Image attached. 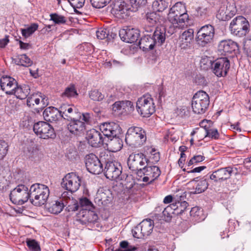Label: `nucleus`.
<instances>
[{"mask_svg": "<svg viewBox=\"0 0 251 251\" xmlns=\"http://www.w3.org/2000/svg\"><path fill=\"white\" fill-rule=\"evenodd\" d=\"M96 35L98 39L102 40L107 37L108 33L106 29L100 28L96 32Z\"/></svg>", "mask_w": 251, "mask_h": 251, "instance_id": "obj_57", "label": "nucleus"}, {"mask_svg": "<svg viewBox=\"0 0 251 251\" xmlns=\"http://www.w3.org/2000/svg\"><path fill=\"white\" fill-rule=\"evenodd\" d=\"M40 96L37 93L29 95L27 98V105L30 107L34 106V104H39L40 103Z\"/></svg>", "mask_w": 251, "mask_h": 251, "instance_id": "obj_43", "label": "nucleus"}, {"mask_svg": "<svg viewBox=\"0 0 251 251\" xmlns=\"http://www.w3.org/2000/svg\"><path fill=\"white\" fill-rule=\"evenodd\" d=\"M215 35V29L211 25L201 26L197 32V42L201 47H205L212 42Z\"/></svg>", "mask_w": 251, "mask_h": 251, "instance_id": "obj_10", "label": "nucleus"}, {"mask_svg": "<svg viewBox=\"0 0 251 251\" xmlns=\"http://www.w3.org/2000/svg\"><path fill=\"white\" fill-rule=\"evenodd\" d=\"M38 27V25L37 24H32L29 27L21 29L22 34L25 38H26L31 36L37 30Z\"/></svg>", "mask_w": 251, "mask_h": 251, "instance_id": "obj_38", "label": "nucleus"}, {"mask_svg": "<svg viewBox=\"0 0 251 251\" xmlns=\"http://www.w3.org/2000/svg\"><path fill=\"white\" fill-rule=\"evenodd\" d=\"M30 201L36 206L46 203L50 195L49 187L40 183L32 184L30 187Z\"/></svg>", "mask_w": 251, "mask_h": 251, "instance_id": "obj_2", "label": "nucleus"}, {"mask_svg": "<svg viewBox=\"0 0 251 251\" xmlns=\"http://www.w3.org/2000/svg\"><path fill=\"white\" fill-rule=\"evenodd\" d=\"M136 109L143 117H149L155 111V107L152 98L142 97L136 102Z\"/></svg>", "mask_w": 251, "mask_h": 251, "instance_id": "obj_9", "label": "nucleus"}, {"mask_svg": "<svg viewBox=\"0 0 251 251\" xmlns=\"http://www.w3.org/2000/svg\"><path fill=\"white\" fill-rule=\"evenodd\" d=\"M85 166L88 171L93 174H99L103 171L102 164L93 153L86 156Z\"/></svg>", "mask_w": 251, "mask_h": 251, "instance_id": "obj_18", "label": "nucleus"}, {"mask_svg": "<svg viewBox=\"0 0 251 251\" xmlns=\"http://www.w3.org/2000/svg\"><path fill=\"white\" fill-rule=\"evenodd\" d=\"M82 120L84 121V124H90L91 121V114L89 113H83Z\"/></svg>", "mask_w": 251, "mask_h": 251, "instance_id": "obj_59", "label": "nucleus"}, {"mask_svg": "<svg viewBox=\"0 0 251 251\" xmlns=\"http://www.w3.org/2000/svg\"><path fill=\"white\" fill-rule=\"evenodd\" d=\"M193 13L196 17L201 20L205 19L207 16L206 9L200 6L195 8Z\"/></svg>", "mask_w": 251, "mask_h": 251, "instance_id": "obj_42", "label": "nucleus"}, {"mask_svg": "<svg viewBox=\"0 0 251 251\" xmlns=\"http://www.w3.org/2000/svg\"><path fill=\"white\" fill-rule=\"evenodd\" d=\"M123 101H118L115 102L112 105V110L114 112L118 114H123Z\"/></svg>", "mask_w": 251, "mask_h": 251, "instance_id": "obj_55", "label": "nucleus"}, {"mask_svg": "<svg viewBox=\"0 0 251 251\" xmlns=\"http://www.w3.org/2000/svg\"><path fill=\"white\" fill-rule=\"evenodd\" d=\"M147 0H130L131 5L133 11H137L139 8L145 6Z\"/></svg>", "mask_w": 251, "mask_h": 251, "instance_id": "obj_50", "label": "nucleus"}, {"mask_svg": "<svg viewBox=\"0 0 251 251\" xmlns=\"http://www.w3.org/2000/svg\"><path fill=\"white\" fill-rule=\"evenodd\" d=\"M8 145L4 140H0V160L3 158L7 153Z\"/></svg>", "mask_w": 251, "mask_h": 251, "instance_id": "obj_51", "label": "nucleus"}, {"mask_svg": "<svg viewBox=\"0 0 251 251\" xmlns=\"http://www.w3.org/2000/svg\"><path fill=\"white\" fill-rule=\"evenodd\" d=\"M128 6L126 2L122 0H115L111 9V13L117 17L124 18L127 15Z\"/></svg>", "mask_w": 251, "mask_h": 251, "instance_id": "obj_23", "label": "nucleus"}, {"mask_svg": "<svg viewBox=\"0 0 251 251\" xmlns=\"http://www.w3.org/2000/svg\"><path fill=\"white\" fill-rule=\"evenodd\" d=\"M230 67L229 60L226 57H220L214 61L212 71L218 77L225 76Z\"/></svg>", "mask_w": 251, "mask_h": 251, "instance_id": "obj_17", "label": "nucleus"}, {"mask_svg": "<svg viewBox=\"0 0 251 251\" xmlns=\"http://www.w3.org/2000/svg\"><path fill=\"white\" fill-rule=\"evenodd\" d=\"M169 3L165 0H155L152 4V8L156 12H162L168 6Z\"/></svg>", "mask_w": 251, "mask_h": 251, "instance_id": "obj_36", "label": "nucleus"}, {"mask_svg": "<svg viewBox=\"0 0 251 251\" xmlns=\"http://www.w3.org/2000/svg\"><path fill=\"white\" fill-rule=\"evenodd\" d=\"M73 203L72 204L69 205L67 207L68 211L75 212L77 210H80L79 205L78 203L76 201H73Z\"/></svg>", "mask_w": 251, "mask_h": 251, "instance_id": "obj_58", "label": "nucleus"}, {"mask_svg": "<svg viewBox=\"0 0 251 251\" xmlns=\"http://www.w3.org/2000/svg\"><path fill=\"white\" fill-rule=\"evenodd\" d=\"M112 0H90L92 6L96 8H103Z\"/></svg>", "mask_w": 251, "mask_h": 251, "instance_id": "obj_48", "label": "nucleus"}, {"mask_svg": "<svg viewBox=\"0 0 251 251\" xmlns=\"http://www.w3.org/2000/svg\"><path fill=\"white\" fill-rule=\"evenodd\" d=\"M70 122L67 125L68 129L70 132L75 135H79L83 132L85 129V124L80 120L72 118Z\"/></svg>", "mask_w": 251, "mask_h": 251, "instance_id": "obj_25", "label": "nucleus"}, {"mask_svg": "<svg viewBox=\"0 0 251 251\" xmlns=\"http://www.w3.org/2000/svg\"><path fill=\"white\" fill-rule=\"evenodd\" d=\"M188 15L184 4L176 2L169 10L168 19L173 24H181L188 20Z\"/></svg>", "mask_w": 251, "mask_h": 251, "instance_id": "obj_4", "label": "nucleus"}, {"mask_svg": "<svg viewBox=\"0 0 251 251\" xmlns=\"http://www.w3.org/2000/svg\"><path fill=\"white\" fill-rule=\"evenodd\" d=\"M86 138L88 143L93 147H99L103 145L104 138L100 130L92 128L87 131Z\"/></svg>", "mask_w": 251, "mask_h": 251, "instance_id": "obj_20", "label": "nucleus"}, {"mask_svg": "<svg viewBox=\"0 0 251 251\" xmlns=\"http://www.w3.org/2000/svg\"><path fill=\"white\" fill-rule=\"evenodd\" d=\"M166 39V28L163 26L156 27L152 35L145 34L139 42V46L143 50H152L155 45L161 46Z\"/></svg>", "mask_w": 251, "mask_h": 251, "instance_id": "obj_1", "label": "nucleus"}, {"mask_svg": "<svg viewBox=\"0 0 251 251\" xmlns=\"http://www.w3.org/2000/svg\"><path fill=\"white\" fill-rule=\"evenodd\" d=\"M173 213L174 211H172L170 207L167 206L164 209V210L162 212V214L164 220L167 222L170 221L172 218L171 214Z\"/></svg>", "mask_w": 251, "mask_h": 251, "instance_id": "obj_54", "label": "nucleus"}, {"mask_svg": "<svg viewBox=\"0 0 251 251\" xmlns=\"http://www.w3.org/2000/svg\"><path fill=\"white\" fill-rule=\"evenodd\" d=\"M12 59L13 63L25 67L31 66L33 64L32 61L25 54L15 55Z\"/></svg>", "mask_w": 251, "mask_h": 251, "instance_id": "obj_31", "label": "nucleus"}, {"mask_svg": "<svg viewBox=\"0 0 251 251\" xmlns=\"http://www.w3.org/2000/svg\"><path fill=\"white\" fill-rule=\"evenodd\" d=\"M105 176L111 180L119 181L125 178L126 174H122V167L117 162H108L104 170Z\"/></svg>", "mask_w": 251, "mask_h": 251, "instance_id": "obj_8", "label": "nucleus"}, {"mask_svg": "<svg viewBox=\"0 0 251 251\" xmlns=\"http://www.w3.org/2000/svg\"><path fill=\"white\" fill-rule=\"evenodd\" d=\"M234 5L224 6L220 8L217 14V18L221 21H226L230 19L235 14Z\"/></svg>", "mask_w": 251, "mask_h": 251, "instance_id": "obj_27", "label": "nucleus"}, {"mask_svg": "<svg viewBox=\"0 0 251 251\" xmlns=\"http://www.w3.org/2000/svg\"><path fill=\"white\" fill-rule=\"evenodd\" d=\"M110 194L109 191L100 192L97 194V199H99V201H100L102 205H105L110 203L111 201V197L108 196Z\"/></svg>", "mask_w": 251, "mask_h": 251, "instance_id": "obj_41", "label": "nucleus"}, {"mask_svg": "<svg viewBox=\"0 0 251 251\" xmlns=\"http://www.w3.org/2000/svg\"><path fill=\"white\" fill-rule=\"evenodd\" d=\"M119 34L122 41L126 43H133L138 40L140 31L136 28L126 27L120 30Z\"/></svg>", "mask_w": 251, "mask_h": 251, "instance_id": "obj_21", "label": "nucleus"}, {"mask_svg": "<svg viewBox=\"0 0 251 251\" xmlns=\"http://www.w3.org/2000/svg\"><path fill=\"white\" fill-rule=\"evenodd\" d=\"M214 61L210 57L207 56H202L200 61V66L201 69L205 70H207L209 69L212 70Z\"/></svg>", "mask_w": 251, "mask_h": 251, "instance_id": "obj_37", "label": "nucleus"}, {"mask_svg": "<svg viewBox=\"0 0 251 251\" xmlns=\"http://www.w3.org/2000/svg\"><path fill=\"white\" fill-rule=\"evenodd\" d=\"M50 16V20L53 21L55 24H64L67 22L66 17L62 15H58L57 13H51Z\"/></svg>", "mask_w": 251, "mask_h": 251, "instance_id": "obj_46", "label": "nucleus"}, {"mask_svg": "<svg viewBox=\"0 0 251 251\" xmlns=\"http://www.w3.org/2000/svg\"><path fill=\"white\" fill-rule=\"evenodd\" d=\"M65 205L62 200L52 201L49 203L47 208L48 211L54 214H58L60 213Z\"/></svg>", "mask_w": 251, "mask_h": 251, "instance_id": "obj_32", "label": "nucleus"}, {"mask_svg": "<svg viewBox=\"0 0 251 251\" xmlns=\"http://www.w3.org/2000/svg\"><path fill=\"white\" fill-rule=\"evenodd\" d=\"M205 168V166H200L196 167L190 171H188V173H200Z\"/></svg>", "mask_w": 251, "mask_h": 251, "instance_id": "obj_63", "label": "nucleus"}, {"mask_svg": "<svg viewBox=\"0 0 251 251\" xmlns=\"http://www.w3.org/2000/svg\"><path fill=\"white\" fill-rule=\"evenodd\" d=\"M1 89L5 92L6 94L11 95L12 91L17 86L16 80L10 76H3L0 80Z\"/></svg>", "mask_w": 251, "mask_h": 251, "instance_id": "obj_24", "label": "nucleus"}, {"mask_svg": "<svg viewBox=\"0 0 251 251\" xmlns=\"http://www.w3.org/2000/svg\"><path fill=\"white\" fill-rule=\"evenodd\" d=\"M178 204V210L176 212V214H182V213L187 210L188 203L186 201H177V205Z\"/></svg>", "mask_w": 251, "mask_h": 251, "instance_id": "obj_53", "label": "nucleus"}, {"mask_svg": "<svg viewBox=\"0 0 251 251\" xmlns=\"http://www.w3.org/2000/svg\"><path fill=\"white\" fill-rule=\"evenodd\" d=\"M238 173L237 168L229 166L214 171L210 176V179L216 182H222L230 178L233 174L236 175Z\"/></svg>", "mask_w": 251, "mask_h": 251, "instance_id": "obj_12", "label": "nucleus"}, {"mask_svg": "<svg viewBox=\"0 0 251 251\" xmlns=\"http://www.w3.org/2000/svg\"><path fill=\"white\" fill-rule=\"evenodd\" d=\"M30 188L24 184H19L10 192L9 197L14 204L22 205L30 200Z\"/></svg>", "mask_w": 251, "mask_h": 251, "instance_id": "obj_6", "label": "nucleus"}, {"mask_svg": "<svg viewBox=\"0 0 251 251\" xmlns=\"http://www.w3.org/2000/svg\"><path fill=\"white\" fill-rule=\"evenodd\" d=\"M30 89L28 85L18 86L14 88L11 95H14L18 99L23 100L27 98L30 94Z\"/></svg>", "mask_w": 251, "mask_h": 251, "instance_id": "obj_30", "label": "nucleus"}, {"mask_svg": "<svg viewBox=\"0 0 251 251\" xmlns=\"http://www.w3.org/2000/svg\"><path fill=\"white\" fill-rule=\"evenodd\" d=\"M141 174L144 175L142 181L150 184L160 176L161 171L156 166H150L148 162L147 165L140 171L139 175Z\"/></svg>", "mask_w": 251, "mask_h": 251, "instance_id": "obj_16", "label": "nucleus"}, {"mask_svg": "<svg viewBox=\"0 0 251 251\" xmlns=\"http://www.w3.org/2000/svg\"><path fill=\"white\" fill-rule=\"evenodd\" d=\"M111 151L112 152H117L121 150L123 146L122 140L119 137L113 136L112 139L110 140L109 143Z\"/></svg>", "mask_w": 251, "mask_h": 251, "instance_id": "obj_35", "label": "nucleus"}, {"mask_svg": "<svg viewBox=\"0 0 251 251\" xmlns=\"http://www.w3.org/2000/svg\"><path fill=\"white\" fill-rule=\"evenodd\" d=\"M229 28L233 34L239 37H243L249 31V23L245 17L239 16L232 20Z\"/></svg>", "mask_w": 251, "mask_h": 251, "instance_id": "obj_7", "label": "nucleus"}, {"mask_svg": "<svg viewBox=\"0 0 251 251\" xmlns=\"http://www.w3.org/2000/svg\"><path fill=\"white\" fill-rule=\"evenodd\" d=\"M153 226V221L151 219L144 220L132 229L133 235L137 238L149 236L151 233Z\"/></svg>", "mask_w": 251, "mask_h": 251, "instance_id": "obj_14", "label": "nucleus"}, {"mask_svg": "<svg viewBox=\"0 0 251 251\" xmlns=\"http://www.w3.org/2000/svg\"><path fill=\"white\" fill-rule=\"evenodd\" d=\"M61 118L68 121L73 118L74 109L70 105L66 104H62L58 109Z\"/></svg>", "mask_w": 251, "mask_h": 251, "instance_id": "obj_33", "label": "nucleus"}, {"mask_svg": "<svg viewBox=\"0 0 251 251\" xmlns=\"http://www.w3.org/2000/svg\"><path fill=\"white\" fill-rule=\"evenodd\" d=\"M90 98L94 101H101L104 98V96L98 90H91L89 93Z\"/></svg>", "mask_w": 251, "mask_h": 251, "instance_id": "obj_47", "label": "nucleus"}, {"mask_svg": "<svg viewBox=\"0 0 251 251\" xmlns=\"http://www.w3.org/2000/svg\"><path fill=\"white\" fill-rule=\"evenodd\" d=\"M209 105L208 95L203 91L197 92L193 96L191 105L194 113L201 114L205 112Z\"/></svg>", "mask_w": 251, "mask_h": 251, "instance_id": "obj_5", "label": "nucleus"}, {"mask_svg": "<svg viewBox=\"0 0 251 251\" xmlns=\"http://www.w3.org/2000/svg\"><path fill=\"white\" fill-rule=\"evenodd\" d=\"M121 127L114 122L104 123L100 126V131L104 139L107 137L116 136L120 133Z\"/></svg>", "mask_w": 251, "mask_h": 251, "instance_id": "obj_19", "label": "nucleus"}, {"mask_svg": "<svg viewBox=\"0 0 251 251\" xmlns=\"http://www.w3.org/2000/svg\"><path fill=\"white\" fill-rule=\"evenodd\" d=\"M156 28L154 27V25H151V26H145L144 28L145 34H150L151 32H154Z\"/></svg>", "mask_w": 251, "mask_h": 251, "instance_id": "obj_61", "label": "nucleus"}, {"mask_svg": "<svg viewBox=\"0 0 251 251\" xmlns=\"http://www.w3.org/2000/svg\"><path fill=\"white\" fill-rule=\"evenodd\" d=\"M207 137L212 139H218L219 137V133L218 131V130L215 128L206 129L205 137Z\"/></svg>", "mask_w": 251, "mask_h": 251, "instance_id": "obj_52", "label": "nucleus"}, {"mask_svg": "<svg viewBox=\"0 0 251 251\" xmlns=\"http://www.w3.org/2000/svg\"><path fill=\"white\" fill-rule=\"evenodd\" d=\"M202 211L201 208L196 206L192 207L189 213L191 216L197 218L200 216L201 214H202Z\"/></svg>", "mask_w": 251, "mask_h": 251, "instance_id": "obj_56", "label": "nucleus"}, {"mask_svg": "<svg viewBox=\"0 0 251 251\" xmlns=\"http://www.w3.org/2000/svg\"><path fill=\"white\" fill-rule=\"evenodd\" d=\"M194 37V30L193 29H188V30L184 31L180 36V39L182 41H184L187 43L190 42L193 39Z\"/></svg>", "mask_w": 251, "mask_h": 251, "instance_id": "obj_44", "label": "nucleus"}, {"mask_svg": "<svg viewBox=\"0 0 251 251\" xmlns=\"http://www.w3.org/2000/svg\"><path fill=\"white\" fill-rule=\"evenodd\" d=\"M26 245L30 250L33 251H40L41 248L38 243L34 239H27Z\"/></svg>", "mask_w": 251, "mask_h": 251, "instance_id": "obj_49", "label": "nucleus"}, {"mask_svg": "<svg viewBox=\"0 0 251 251\" xmlns=\"http://www.w3.org/2000/svg\"><path fill=\"white\" fill-rule=\"evenodd\" d=\"M178 204L177 205V201L174 202V201L171 204L168 206V207L170 208V209L172 211L174 210V212L176 211V212H177V211L178 210Z\"/></svg>", "mask_w": 251, "mask_h": 251, "instance_id": "obj_64", "label": "nucleus"}, {"mask_svg": "<svg viewBox=\"0 0 251 251\" xmlns=\"http://www.w3.org/2000/svg\"><path fill=\"white\" fill-rule=\"evenodd\" d=\"M147 23L152 25H155L158 22L161 23L162 21L161 17L154 11L147 12L145 16Z\"/></svg>", "mask_w": 251, "mask_h": 251, "instance_id": "obj_34", "label": "nucleus"}, {"mask_svg": "<svg viewBox=\"0 0 251 251\" xmlns=\"http://www.w3.org/2000/svg\"><path fill=\"white\" fill-rule=\"evenodd\" d=\"M78 95L77 91L74 85H72L67 87L64 92L62 93L61 97L62 98H75Z\"/></svg>", "mask_w": 251, "mask_h": 251, "instance_id": "obj_39", "label": "nucleus"}, {"mask_svg": "<svg viewBox=\"0 0 251 251\" xmlns=\"http://www.w3.org/2000/svg\"><path fill=\"white\" fill-rule=\"evenodd\" d=\"M70 5L74 9L75 13L80 15L81 12L77 10V9L82 8L85 3V0H67Z\"/></svg>", "mask_w": 251, "mask_h": 251, "instance_id": "obj_40", "label": "nucleus"}, {"mask_svg": "<svg viewBox=\"0 0 251 251\" xmlns=\"http://www.w3.org/2000/svg\"><path fill=\"white\" fill-rule=\"evenodd\" d=\"M190 183H194L193 188L191 192L194 194H200L204 192L208 186V183L206 179L198 180V177L194 178Z\"/></svg>", "mask_w": 251, "mask_h": 251, "instance_id": "obj_29", "label": "nucleus"}, {"mask_svg": "<svg viewBox=\"0 0 251 251\" xmlns=\"http://www.w3.org/2000/svg\"><path fill=\"white\" fill-rule=\"evenodd\" d=\"M148 161L146 156L142 153L130 154L127 159V165L129 169L132 171L137 172L139 175L140 171Z\"/></svg>", "mask_w": 251, "mask_h": 251, "instance_id": "obj_11", "label": "nucleus"}, {"mask_svg": "<svg viewBox=\"0 0 251 251\" xmlns=\"http://www.w3.org/2000/svg\"><path fill=\"white\" fill-rule=\"evenodd\" d=\"M146 132L141 127L132 126L127 130L125 137L126 143L130 146L138 147L146 141Z\"/></svg>", "mask_w": 251, "mask_h": 251, "instance_id": "obj_3", "label": "nucleus"}, {"mask_svg": "<svg viewBox=\"0 0 251 251\" xmlns=\"http://www.w3.org/2000/svg\"><path fill=\"white\" fill-rule=\"evenodd\" d=\"M238 50L237 44L231 40L221 41L218 47V50L222 55H227Z\"/></svg>", "mask_w": 251, "mask_h": 251, "instance_id": "obj_22", "label": "nucleus"}, {"mask_svg": "<svg viewBox=\"0 0 251 251\" xmlns=\"http://www.w3.org/2000/svg\"><path fill=\"white\" fill-rule=\"evenodd\" d=\"M17 41H19L20 48L21 50H28L31 47V45L28 43H24L23 41L19 40H17Z\"/></svg>", "mask_w": 251, "mask_h": 251, "instance_id": "obj_60", "label": "nucleus"}, {"mask_svg": "<svg viewBox=\"0 0 251 251\" xmlns=\"http://www.w3.org/2000/svg\"><path fill=\"white\" fill-rule=\"evenodd\" d=\"M43 116L46 121L50 122H55L62 118L59 110L52 106L46 108L43 112Z\"/></svg>", "mask_w": 251, "mask_h": 251, "instance_id": "obj_28", "label": "nucleus"}, {"mask_svg": "<svg viewBox=\"0 0 251 251\" xmlns=\"http://www.w3.org/2000/svg\"><path fill=\"white\" fill-rule=\"evenodd\" d=\"M78 204L79 205L80 211H82V213H85L86 214L87 213L89 215L93 216V220H90L89 219H88V222H92L96 220L97 215L93 213L92 212H90V210L94 209V207L89 199L87 198L80 199Z\"/></svg>", "mask_w": 251, "mask_h": 251, "instance_id": "obj_26", "label": "nucleus"}, {"mask_svg": "<svg viewBox=\"0 0 251 251\" xmlns=\"http://www.w3.org/2000/svg\"><path fill=\"white\" fill-rule=\"evenodd\" d=\"M8 42V36H5L3 39H0V48L5 47Z\"/></svg>", "mask_w": 251, "mask_h": 251, "instance_id": "obj_62", "label": "nucleus"}, {"mask_svg": "<svg viewBox=\"0 0 251 251\" xmlns=\"http://www.w3.org/2000/svg\"><path fill=\"white\" fill-rule=\"evenodd\" d=\"M81 183L80 178L74 173L67 174L62 179L61 186L71 193L76 192Z\"/></svg>", "mask_w": 251, "mask_h": 251, "instance_id": "obj_15", "label": "nucleus"}, {"mask_svg": "<svg viewBox=\"0 0 251 251\" xmlns=\"http://www.w3.org/2000/svg\"><path fill=\"white\" fill-rule=\"evenodd\" d=\"M33 131L41 138L53 139L56 137L53 127L45 122L40 121L35 123L33 126Z\"/></svg>", "mask_w": 251, "mask_h": 251, "instance_id": "obj_13", "label": "nucleus"}, {"mask_svg": "<svg viewBox=\"0 0 251 251\" xmlns=\"http://www.w3.org/2000/svg\"><path fill=\"white\" fill-rule=\"evenodd\" d=\"M123 114H130L134 110L133 103L129 100L123 101Z\"/></svg>", "mask_w": 251, "mask_h": 251, "instance_id": "obj_45", "label": "nucleus"}]
</instances>
